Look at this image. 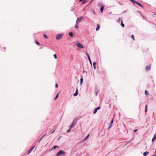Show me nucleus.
Returning <instances> with one entry per match:
<instances>
[{"instance_id":"nucleus-1","label":"nucleus","mask_w":156,"mask_h":156,"mask_svg":"<svg viewBox=\"0 0 156 156\" xmlns=\"http://www.w3.org/2000/svg\"><path fill=\"white\" fill-rule=\"evenodd\" d=\"M83 18V16H80L78 18L76 22V24H78L80 23Z\"/></svg>"},{"instance_id":"nucleus-2","label":"nucleus","mask_w":156,"mask_h":156,"mask_svg":"<svg viewBox=\"0 0 156 156\" xmlns=\"http://www.w3.org/2000/svg\"><path fill=\"white\" fill-rule=\"evenodd\" d=\"M65 153L64 151L60 150L57 154L56 156H60V155L64 154Z\"/></svg>"},{"instance_id":"nucleus-3","label":"nucleus","mask_w":156,"mask_h":156,"mask_svg":"<svg viewBox=\"0 0 156 156\" xmlns=\"http://www.w3.org/2000/svg\"><path fill=\"white\" fill-rule=\"evenodd\" d=\"M151 64L145 67V70L146 71H147L151 69Z\"/></svg>"},{"instance_id":"nucleus-4","label":"nucleus","mask_w":156,"mask_h":156,"mask_svg":"<svg viewBox=\"0 0 156 156\" xmlns=\"http://www.w3.org/2000/svg\"><path fill=\"white\" fill-rule=\"evenodd\" d=\"M76 122H75V121H73L71 124L69 128H70V129H72L74 125L76 124Z\"/></svg>"},{"instance_id":"nucleus-5","label":"nucleus","mask_w":156,"mask_h":156,"mask_svg":"<svg viewBox=\"0 0 156 156\" xmlns=\"http://www.w3.org/2000/svg\"><path fill=\"white\" fill-rule=\"evenodd\" d=\"M62 35L61 34H59L56 36V38L58 40H59L61 39L62 37Z\"/></svg>"},{"instance_id":"nucleus-6","label":"nucleus","mask_w":156,"mask_h":156,"mask_svg":"<svg viewBox=\"0 0 156 156\" xmlns=\"http://www.w3.org/2000/svg\"><path fill=\"white\" fill-rule=\"evenodd\" d=\"M101 108V107H98L97 108H96L94 110L93 112V113L94 114H95L96 113L97 110L100 109Z\"/></svg>"},{"instance_id":"nucleus-7","label":"nucleus","mask_w":156,"mask_h":156,"mask_svg":"<svg viewBox=\"0 0 156 156\" xmlns=\"http://www.w3.org/2000/svg\"><path fill=\"white\" fill-rule=\"evenodd\" d=\"M86 54L87 55V57L88 58V59H89V61L90 63V64L91 65L92 64V62H91V60H90V56H89V54L88 53H87V52H86Z\"/></svg>"},{"instance_id":"nucleus-8","label":"nucleus","mask_w":156,"mask_h":156,"mask_svg":"<svg viewBox=\"0 0 156 156\" xmlns=\"http://www.w3.org/2000/svg\"><path fill=\"white\" fill-rule=\"evenodd\" d=\"M76 45L78 47L80 48H83V46L80 43H77L76 44Z\"/></svg>"},{"instance_id":"nucleus-9","label":"nucleus","mask_w":156,"mask_h":156,"mask_svg":"<svg viewBox=\"0 0 156 156\" xmlns=\"http://www.w3.org/2000/svg\"><path fill=\"white\" fill-rule=\"evenodd\" d=\"M78 89L77 88H76V92L73 94V96H76L78 94Z\"/></svg>"},{"instance_id":"nucleus-10","label":"nucleus","mask_w":156,"mask_h":156,"mask_svg":"<svg viewBox=\"0 0 156 156\" xmlns=\"http://www.w3.org/2000/svg\"><path fill=\"white\" fill-rule=\"evenodd\" d=\"M135 3H136V4L137 5H138L140 6L143 8V6L141 4H140V3H138V2L136 1V2H135Z\"/></svg>"},{"instance_id":"nucleus-11","label":"nucleus","mask_w":156,"mask_h":156,"mask_svg":"<svg viewBox=\"0 0 156 156\" xmlns=\"http://www.w3.org/2000/svg\"><path fill=\"white\" fill-rule=\"evenodd\" d=\"M105 5H102L101 7V8L100 9V11L101 13H102L103 12V10L104 9V8L105 7Z\"/></svg>"},{"instance_id":"nucleus-12","label":"nucleus","mask_w":156,"mask_h":156,"mask_svg":"<svg viewBox=\"0 0 156 156\" xmlns=\"http://www.w3.org/2000/svg\"><path fill=\"white\" fill-rule=\"evenodd\" d=\"M113 119H112V120L111 121L110 124V126L108 128V129H110V128L112 126V124L113 123Z\"/></svg>"},{"instance_id":"nucleus-13","label":"nucleus","mask_w":156,"mask_h":156,"mask_svg":"<svg viewBox=\"0 0 156 156\" xmlns=\"http://www.w3.org/2000/svg\"><path fill=\"white\" fill-rule=\"evenodd\" d=\"M149 153L147 151H146L143 154L144 156H146L147 154H148Z\"/></svg>"},{"instance_id":"nucleus-14","label":"nucleus","mask_w":156,"mask_h":156,"mask_svg":"<svg viewBox=\"0 0 156 156\" xmlns=\"http://www.w3.org/2000/svg\"><path fill=\"white\" fill-rule=\"evenodd\" d=\"M99 28H100L98 24H97V27L96 28V30L98 31L99 30Z\"/></svg>"},{"instance_id":"nucleus-15","label":"nucleus","mask_w":156,"mask_h":156,"mask_svg":"<svg viewBox=\"0 0 156 156\" xmlns=\"http://www.w3.org/2000/svg\"><path fill=\"white\" fill-rule=\"evenodd\" d=\"M121 26L123 27H124L125 25H124V24L123 23L122 20H121Z\"/></svg>"},{"instance_id":"nucleus-16","label":"nucleus","mask_w":156,"mask_h":156,"mask_svg":"<svg viewBox=\"0 0 156 156\" xmlns=\"http://www.w3.org/2000/svg\"><path fill=\"white\" fill-rule=\"evenodd\" d=\"M96 64V62H94L93 63V66H94V69H96V66H95V65Z\"/></svg>"},{"instance_id":"nucleus-17","label":"nucleus","mask_w":156,"mask_h":156,"mask_svg":"<svg viewBox=\"0 0 156 156\" xmlns=\"http://www.w3.org/2000/svg\"><path fill=\"white\" fill-rule=\"evenodd\" d=\"M69 35L71 37H73V34L72 32H69Z\"/></svg>"},{"instance_id":"nucleus-18","label":"nucleus","mask_w":156,"mask_h":156,"mask_svg":"<svg viewBox=\"0 0 156 156\" xmlns=\"http://www.w3.org/2000/svg\"><path fill=\"white\" fill-rule=\"evenodd\" d=\"M131 37L133 39V41L135 40L134 36L133 34L131 35Z\"/></svg>"},{"instance_id":"nucleus-19","label":"nucleus","mask_w":156,"mask_h":156,"mask_svg":"<svg viewBox=\"0 0 156 156\" xmlns=\"http://www.w3.org/2000/svg\"><path fill=\"white\" fill-rule=\"evenodd\" d=\"M59 93H58L56 96L55 98V100L58 97Z\"/></svg>"},{"instance_id":"nucleus-20","label":"nucleus","mask_w":156,"mask_h":156,"mask_svg":"<svg viewBox=\"0 0 156 156\" xmlns=\"http://www.w3.org/2000/svg\"><path fill=\"white\" fill-rule=\"evenodd\" d=\"M58 147L57 146H54L52 148V150L53 149H55L56 147Z\"/></svg>"},{"instance_id":"nucleus-21","label":"nucleus","mask_w":156,"mask_h":156,"mask_svg":"<svg viewBox=\"0 0 156 156\" xmlns=\"http://www.w3.org/2000/svg\"><path fill=\"white\" fill-rule=\"evenodd\" d=\"M35 43L38 45H39L40 43L38 42L37 40H35Z\"/></svg>"},{"instance_id":"nucleus-22","label":"nucleus","mask_w":156,"mask_h":156,"mask_svg":"<svg viewBox=\"0 0 156 156\" xmlns=\"http://www.w3.org/2000/svg\"><path fill=\"white\" fill-rule=\"evenodd\" d=\"M145 94L146 95H147L148 94V92L147 90H145Z\"/></svg>"},{"instance_id":"nucleus-23","label":"nucleus","mask_w":156,"mask_h":156,"mask_svg":"<svg viewBox=\"0 0 156 156\" xmlns=\"http://www.w3.org/2000/svg\"><path fill=\"white\" fill-rule=\"evenodd\" d=\"M83 79L82 78L80 79V84L81 85L83 83Z\"/></svg>"},{"instance_id":"nucleus-24","label":"nucleus","mask_w":156,"mask_h":156,"mask_svg":"<svg viewBox=\"0 0 156 156\" xmlns=\"http://www.w3.org/2000/svg\"><path fill=\"white\" fill-rule=\"evenodd\" d=\"M147 105H146L145 106V112H146L147 111Z\"/></svg>"},{"instance_id":"nucleus-25","label":"nucleus","mask_w":156,"mask_h":156,"mask_svg":"<svg viewBox=\"0 0 156 156\" xmlns=\"http://www.w3.org/2000/svg\"><path fill=\"white\" fill-rule=\"evenodd\" d=\"M77 24H76V25L74 27L76 29H77L78 27V26L77 25Z\"/></svg>"},{"instance_id":"nucleus-26","label":"nucleus","mask_w":156,"mask_h":156,"mask_svg":"<svg viewBox=\"0 0 156 156\" xmlns=\"http://www.w3.org/2000/svg\"><path fill=\"white\" fill-rule=\"evenodd\" d=\"M90 136V134H89L86 137V138L85 139V140H84V141H85L86 140H87V138L89 137Z\"/></svg>"},{"instance_id":"nucleus-27","label":"nucleus","mask_w":156,"mask_h":156,"mask_svg":"<svg viewBox=\"0 0 156 156\" xmlns=\"http://www.w3.org/2000/svg\"><path fill=\"white\" fill-rule=\"evenodd\" d=\"M35 146H34L29 151H30V152H31L33 150V149H34V147Z\"/></svg>"},{"instance_id":"nucleus-28","label":"nucleus","mask_w":156,"mask_h":156,"mask_svg":"<svg viewBox=\"0 0 156 156\" xmlns=\"http://www.w3.org/2000/svg\"><path fill=\"white\" fill-rule=\"evenodd\" d=\"M44 37L46 39H47L48 38V37L46 35L44 34L43 35Z\"/></svg>"},{"instance_id":"nucleus-29","label":"nucleus","mask_w":156,"mask_h":156,"mask_svg":"<svg viewBox=\"0 0 156 156\" xmlns=\"http://www.w3.org/2000/svg\"><path fill=\"white\" fill-rule=\"evenodd\" d=\"M121 19V18H119L118 20L117 21V22L118 23H119Z\"/></svg>"},{"instance_id":"nucleus-30","label":"nucleus","mask_w":156,"mask_h":156,"mask_svg":"<svg viewBox=\"0 0 156 156\" xmlns=\"http://www.w3.org/2000/svg\"><path fill=\"white\" fill-rule=\"evenodd\" d=\"M54 56L55 59H56L57 58V56L56 54H54Z\"/></svg>"},{"instance_id":"nucleus-31","label":"nucleus","mask_w":156,"mask_h":156,"mask_svg":"<svg viewBox=\"0 0 156 156\" xmlns=\"http://www.w3.org/2000/svg\"><path fill=\"white\" fill-rule=\"evenodd\" d=\"M71 129H70V128H69V129L67 131V133H69V132L70 131V130H71Z\"/></svg>"},{"instance_id":"nucleus-32","label":"nucleus","mask_w":156,"mask_h":156,"mask_svg":"<svg viewBox=\"0 0 156 156\" xmlns=\"http://www.w3.org/2000/svg\"><path fill=\"white\" fill-rule=\"evenodd\" d=\"M155 139H155V138H154L153 137V138H152V142H153L155 140Z\"/></svg>"},{"instance_id":"nucleus-33","label":"nucleus","mask_w":156,"mask_h":156,"mask_svg":"<svg viewBox=\"0 0 156 156\" xmlns=\"http://www.w3.org/2000/svg\"><path fill=\"white\" fill-rule=\"evenodd\" d=\"M131 2H132L133 3H135L136 2L135 1H134V0H130Z\"/></svg>"},{"instance_id":"nucleus-34","label":"nucleus","mask_w":156,"mask_h":156,"mask_svg":"<svg viewBox=\"0 0 156 156\" xmlns=\"http://www.w3.org/2000/svg\"><path fill=\"white\" fill-rule=\"evenodd\" d=\"M153 137L155 138V139H156V133L154 134Z\"/></svg>"},{"instance_id":"nucleus-35","label":"nucleus","mask_w":156,"mask_h":156,"mask_svg":"<svg viewBox=\"0 0 156 156\" xmlns=\"http://www.w3.org/2000/svg\"><path fill=\"white\" fill-rule=\"evenodd\" d=\"M58 85L57 83H56L55 84V87H56L57 88L58 87Z\"/></svg>"},{"instance_id":"nucleus-36","label":"nucleus","mask_w":156,"mask_h":156,"mask_svg":"<svg viewBox=\"0 0 156 156\" xmlns=\"http://www.w3.org/2000/svg\"><path fill=\"white\" fill-rule=\"evenodd\" d=\"M42 138H43V137H42L40 140H39L38 142H39L42 139Z\"/></svg>"},{"instance_id":"nucleus-37","label":"nucleus","mask_w":156,"mask_h":156,"mask_svg":"<svg viewBox=\"0 0 156 156\" xmlns=\"http://www.w3.org/2000/svg\"><path fill=\"white\" fill-rule=\"evenodd\" d=\"M46 135V133H45V134L42 137H43V138L44 137V136H45V135Z\"/></svg>"},{"instance_id":"nucleus-38","label":"nucleus","mask_w":156,"mask_h":156,"mask_svg":"<svg viewBox=\"0 0 156 156\" xmlns=\"http://www.w3.org/2000/svg\"><path fill=\"white\" fill-rule=\"evenodd\" d=\"M137 131V129H136L134 130V132H135Z\"/></svg>"},{"instance_id":"nucleus-39","label":"nucleus","mask_w":156,"mask_h":156,"mask_svg":"<svg viewBox=\"0 0 156 156\" xmlns=\"http://www.w3.org/2000/svg\"><path fill=\"white\" fill-rule=\"evenodd\" d=\"M55 130H54L53 131H52V132L51 133V134L52 133L55 131Z\"/></svg>"},{"instance_id":"nucleus-40","label":"nucleus","mask_w":156,"mask_h":156,"mask_svg":"<svg viewBox=\"0 0 156 156\" xmlns=\"http://www.w3.org/2000/svg\"><path fill=\"white\" fill-rule=\"evenodd\" d=\"M93 0H91V1L90 2V3H91Z\"/></svg>"},{"instance_id":"nucleus-41","label":"nucleus","mask_w":156,"mask_h":156,"mask_svg":"<svg viewBox=\"0 0 156 156\" xmlns=\"http://www.w3.org/2000/svg\"><path fill=\"white\" fill-rule=\"evenodd\" d=\"M30 153V151L28 152V154H29Z\"/></svg>"},{"instance_id":"nucleus-42","label":"nucleus","mask_w":156,"mask_h":156,"mask_svg":"<svg viewBox=\"0 0 156 156\" xmlns=\"http://www.w3.org/2000/svg\"><path fill=\"white\" fill-rule=\"evenodd\" d=\"M98 6H100L99 4H98Z\"/></svg>"},{"instance_id":"nucleus-43","label":"nucleus","mask_w":156,"mask_h":156,"mask_svg":"<svg viewBox=\"0 0 156 156\" xmlns=\"http://www.w3.org/2000/svg\"><path fill=\"white\" fill-rule=\"evenodd\" d=\"M153 156H156V154L155 155H153Z\"/></svg>"},{"instance_id":"nucleus-44","label":"nucleus","mask_w":156,"mask_h":156,"mask_svg":"<svg viewBox=\"0 0 156 156\" xmlns=\"http://www.w3.org/2000/svg\"><path fill=\"white\" fill-rule=\"evenodd\" d=\"M4 48L5 49V48L4 47Z\"/></svg>"},{"instance_id":"nucleus-45","label":"nucleus","mask_w":156,"mask_h":156,"mask_svg":"<svg viewBox=\"0 0 156 156\" xmlns=\"http://www.w3.org/2000/svg\"><path fill=\"white\" fill-rule=\"evenodd\" d=\"M154 14H155V15H156V13H155Z\"/></svg>"}]
</instances>
